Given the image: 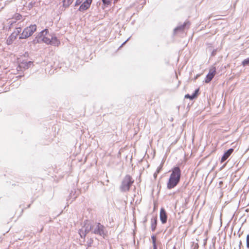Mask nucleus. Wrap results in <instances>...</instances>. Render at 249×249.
Segmentation results:
<instances>
[{"instance_id": "c85d7f7f", "label": "nucleus", "mask_w": 249, "mask_h": 249, "mask_svg": "<svg viewBox=\"0 0 249 249\" xmlns=\"http://www.w3.org/2000/svg\"><path fill=\"white\" fill-rule=\"evenodd\" d=\"M129 38H130V37H129V38H128L126 40H125V41H124V42L122 45H121V47H122V46H123V45H124V44H125V43H126V42L129 40Z\"/></svg>"}, {"instance_id": "dca6fc26", "label": "nucleus", "mask_w": 249, "mask_h": 249, "mask_svg": "<svg viewBox=\"0 0 249 249\" xmlns=\"http://www.w3.org/2000/svg\"><path fill=\"white\" fill-rule=\"evenodd\" d=\"M73 0H64L63 5L65 6H69L72 3Z\"/></svg>"}, {"instance_id": "7ed1b4c3", "label": "nucleus", "mask_w": 249, "mask_h": 249, "mask_svg": "<svg viewBox=\"0 0 249 249\" xmlns=\"http://www.w3.org/2000/svg\"><path fill=\"white\" fill-rule=\"evenodd\" d=\"M134 179L129 175H126L123 179L120 186L121 192H126L129 191L130 188L134 183Z\"/></svg>"}, {"instance_id": "f257e3e1", "label": "nucleus", "mask_w": 249, "mask_h": 249, "mask_svg": "<svg viewBox=\"0 0 249 249\" xmlns=\"http://www.w3.org/2000/svg\"><path fill=\"white\" fill-rule=\"evenodd\" d=\"M167 184V187L168 189H171L176 187L179 183L181 177V170L179 167H174L172 169Z\"/></svg>"}, {"instance_id": "6ab92c4d", "label": "nucleus", "mask_w": 249, "mask_h": 249, "mask_svg": "<svg viewBox=\"0 0 249 249\" xmlns=\"http://www.w3.org/2000/svg\"><path fill=\"white\" fill-rule=\"evenodd\" d=\"M198 92H199V89H196L194 93L192 95V97L196 98L198 95Z\"/></svg>"}, {"instance_id": "0eeeda50", "label": "nucleus", "mask_w": 249, "mask_h": 249, "mask_svg": "<svg viewBox=\"0 0 249 249\" xmlns=\"http://www.w3.org/2000/svg\"><path fill=\"white\" fill-rule=\"evenodd\" d=\"M190 23L188 21H186L184 22V23L182 25L178 26L174 30V34H176V33L178 31H183V30L186 28H188Z\"/></svg>"}, {"instance_id": "9b49d317", "label": "nucleus", "mask_w": 249, "mask_h": 249, "mask_svg": "<svg viewBox=\"0 0 249 249\" xmlns=\"http://www.w3.org/2000/svg\"><path fill=\"white\" fill-rule=\"evenodd\" d=\"M157 227V219L155 217L152 218L151 221V230L154 231Z\"/></svg>"}, {"instance_id": "c756f323", "label": "nucleus", "mask_w": 249, "mask_h": 249, "mask_svg": "<svg viewBox=\"0 0 249 249\" xmlns=\"http://www.w3.org/2000/svg\"><path fill=\"white\" fill-rule=\"evenodd\" d=\"M33 42H34V43H36L37 42H39V40H38V39H37L36 40V39H34L33 40Z\"/></svg>"}, {"instance_id": "2eb2a0df", "label": "nucleus", "mask_w": 249, "mask_h": 249, "mask_svg": "<svg viewBox=\"0 0 249 249\" xmlns=\"http://www.w3.org/2000/svg\"><path fill=\"white\" fill-rule=\"evenodd\" d=\"M79 234L81 238H85L87 233L84 231L83 229H80L79 230Z\"/></svg>"}, {"instance_id": "473e14b6", "label": "nucleus", "mask_w": 249, "mask_h": 249, "mask_svg": "<svg viewBox=\"0 0 249 249\" xmlns=\"http://www.w3.org/2000/svg\"><path fill=\"white\" fill-rule=\"evenodd\" d=\"M153 246V249H157V245Z\"/></svg>"}, {"instance_id": "4be33fe9", "label": "nucleus", "mask_w": 249, "mask_h": 249, "mask_svg": "<svg viewBox=\"0 0 249 249\" xmlns=\"http://www.w3.org/2000/svg\"><path fill=\"white\" fill-rule=\"evenodd\" d=\"M246 245H247V248L249 249V234H248L247 235V237H246Z\"/></svg>"}, {"instance_id": "1a4fd4ad", "label": "nucleus", "mask_w": 249, "mask_h": 249, "mask_svg": "<svg viewBox=\"0 0 249 249\" xmlns=\"http://www.w3.org/2000/svg\"><path fill=\"white\" fill-rule=\"evenodd\" d=\"M160 220L162 224H165L167 222V214L165 210L161 208L160 213Z\"/></svg>"}, {"instance_id": "5701e85b", "label": "nucleus", "mask_w": 249, "mask_h": 249, "mask_svg": "<svg viewBox=\"0 0 249 249\" xmlns=\"http://www.w3.org/2000/svg\"><path fill=\"white\" fill-rule=\"evenodd\" d=\"M16 38H12V37H10V36L9 37V38H8V39L7 40V43L8 44H10L11 43V42L12 41V40L14 39H15Z\"/></svg>"}, {"instance_id": "cd10ccee", "label": "nucleus", "mask_w": 249, "mask_h": 249, "mask_svg": "<svg viewBox=\"0 0 249 249\" xmlns=\"http://www.w3.org/2000/svg\"><path fill=\"white\" fill-rule=\"evenodd\" d=\"M81 0H76L75 3V6L78 5L81 3Z\"/></svg>"}, {"instance_id": "20e7f679", "label": "nucleus", "mask_w": 249, "mask_h": 249, "mask_svg": "<svg viewBox=\"0 0 249 249\" xmlns=\"http://www.w3.org/2000/svg\"><path fill=\"white\" fill-rule=\"evenodd\" d=\"M92 233L105 238L107 231L103 225L100 223H95L92 224Z\"/></svg>"}, {"instance_id": "412c9836", "label": "nucleus", "mask_w": 249, "mask_h": 249, "mask_svg": "<svg viewBox=\"0 0 249 249\" xmlns=\"http://www.w3.org/2000/svg\"><path fill=\"white\" fill-rule=\"evenodd\" d=\"M105 5H108L110 3V0H102Z\"/></svg>"}, {"instance_id": "393cba45", "label": "nucleus", "mask_w": 249, "mask_h": 249, "mask_svg": "<svg viewBox=\"0 0 249 249\" xmlns=\"http://www.w3.org/2000/svg\"><path fill=\"white\" fill-rule=\"evenodd\" d=\"M162 165L161 164L159 166V167H158V168H157V169L156 170V172H157V173H160V170L162 168Z\"/></svg>"}, {"instance_id": "9d476101", "label": "nucleus", "mask_w": 249, "mask_h": 249, "mask_svg": "<svg viewBox=\"0 0 249 249\" xmlns=\"http://www.w3.org/2000/svg\"><path fill=\"white\" fill-rule=\"evenodd\" d=\"M233 148H230L224 153L221 158V162H223L225 161L233 152Z\"/></svg>"}, {"instance_id": "bb28decb", "label": "nucleus", "mask_w": 249, "mask_h": 249, "mask_svg": "<svg viewBox=\"0 0 249 249\" xmlns=\"http://www.w3.org/2000/svg\"><path fill=\"white\" fill-rule=\"evenodd\" d=\"M21 18H22V16L18 14L16 16V18H15V19H17V20H20V19H21Z\"/></svg>"}, {"instance_id": "4468645a", "label": "nucleus", "mask_w": 249, "mask_h": 249, "mask_svg": "<svg viewBox=\"0 0 249 249\" xmlns=\"http://www.w3.org/2000/svg\"><path fill=\"white\" fill-rule=\"evenodd\" d=\"M16 23V19L15 18H12L8 21V24L9 28L13 27L15 24Z\"/></svg>"}, {"instance_id": "aec40b11", "label": "nucleus", "mask_w": 249, "mask_h": 249, "mask_svg": "<svg viewBox=\"0 0 249 249\" xmlns=\"http://www.w3.org/2000/svg\"><path fill=\"white\" fill-rule=\"evenodd\" d=\"M93 240L92 238H90L87 242V246L88 247H90L91 246L92 244Z\"/></svg>"}, {"instance_id": "2f4dec72", "label": "nucleus", "mask_w": 249, "mask_h": 249, "mask_svg": "<svg viewBox=\"0 0 249 249\" xmlns=\"http://www.w3.org/2000/svg\"><path fill=\"white\" fill-rule=\"evenodd\" d=\"M158 174V173H157V172H156L154 173V176L155 178H156L157 177V174Z\"/></svg>"}, {"instance_id": "39448f33", "label": "nucleus", "mask_w": 249, "mask_h": 249, "mask_svg": "<svg viewBox=\"0 0 249 249\" xmlns=\"http://www.w3.org/2000/svg\"><path fill=\"white\" fill-rule=\"evenodd\" d=\"M36 30V24L31 25L25 28L22 32L19 39H25L31 36L33 33Z\"/></svg>"}, {"instance_id": "423d86ee", "label": "nucleus", "mask_w": 249, "mask_h": 249, "mask_svg": "<svg viewBox=\"0 0 249 249\" xmlns=\"http://www.w3.org/2000/svg\"><path fill=\"white\" fill-rule=\"evenodd\" d=\"M216 72V68L213 67L210 69L209 73L206 75L205 82L206 83H209L214 77Z\"/></svg>"}, {"instance_id": "6e6552de", "label": "nucleus", "mask_w": 249, "mask_h": 249, "mask_svg": "<svg viewBox=\"0 0 249 249\" xmlns=\"http://www.w3.org/2000/svg\"><path fill=\"white\" fill-rule=\"evenodd\" d=\"M92 0H86L79 7V10L84 11L89 8L91 4Z\"/></svg>"}, {"instance_id": "f3484780", "label": "nucleus", "mask_w": 249, "mask_h": 249, "mask_svg": "<svg viewBox=\"0 0 249 249\" xmlns=\"http://www.w3.org/2000/svg\"><path fill=\"white\" fill-rule=\"evenodd\" d=\"M242 64L243 66H249V57L244 59L242 62Z\"/></svg>"}, {"instance_id": "b1692460", "label": "nucleus", "mask_w": 249, "mask_h": 249, "mask_svg": "<svg viewBox=\"0 0 249 249\" xmlns=\"http://www.w3.org/2000/svg\"><path fill=\"white\" fill-rule=\"evenodd\" d=\"M185 98H189L191 100H193V99L195 98L192 97V95H190L189 94H187L185 95Z\"/></svg>"}, {"instance_id": "f704fd0d", "label": "nucleus", "mask_w": 249, "mask_h": 249, "mask_svg": "<svg viewBox=\"0 0 249 249\" xmlns=\"http://www.w3.org/2000/svg\"><path fill=\"white\" fill-rule=\"evenodd\" d=\"M173 249H176L175 247H174Z\"/></svg>"}, {"instance_id": "c9c22d12", "label": "nucleus", "mask_w": 249, "mask_h": 249, "mask_svg": "<svg viewBox=\"0 0 249 249\" xmlns=\"http://www.w3.org/2000/svg\"><path fill=\"white\" fill-rule=\"evenodd\" d=\"M118 0H114V2L117 1Z\"/></svg>"}, {"instance_id": "72a5a7b5", "label": "nucleus", "mask_w": 249, "mask_h": 249, "mask_svg": "<svg viewBox=\"0 0 249 249\" xmlns=\"http://www.w3.org/2000/svg\"><path fill=\"white\" fill-rule=\"evenodd\" d=\"M27 63L28 64L31 65L32 64V62L31 61H29Z\"/></svg>"}, {"instance_id": "f8f14e48", "label": "nucleus", "mask_w": 249, "mask_h": 249, "mask_svg": "<svg viewBox=\"0 0 249 249\" xmlns=\"http://www.w3.org/2000/svg\"><path fill=\"white\" fill-rule=\"evenodd\" d=\"M84 228V231L87 233H89V231H91V233H92V225L85 224Z\"/></svg>"}, {"instance_id": "ddd939ff", "label": "nucleus", "mask_w": 249, "mask_h": 249, "mask_svg": "<svg viewBox=\"0 0 249 249\" xmlns=\"http://www.w3.org/2000/svg\"><path fill=\"white\" fill-rule=\"evenodd\" d=\"M21 29L20 27H16V30L10 36V37L16 38V36L21 32Z\"/></svg>"}, {"instance_id": "a878e982", "label": "nucleus", "mask_w": 249, "mask_h": 249, "mask_svg": "<svg viewBox=\"0 0 249 249\" xmlns=\"http://www.w3.org/2000/svg\"><path fill=\"white\" fill-rule=\"evenodd\" d=\"M198 245L197 243L194 244L193 246V249H198Z\"/></svg>"}, {"instance_id": "7c9ffc66", "label": "nucleus", "mask_w": 249, "mask_h": 249, "mask_svg": "<svg viewBox=\"0 0 249 249\" xmlns=\"http://www.w3.org/2000/svg\"><path fill=\"white\" fill-rule=\"evenodd\" d=\"M242 246V241L240 240L239 244V247L240 248Z\"/></svg>"}, {"instance_id": "f03ea898", "label": "nucleus", "mask_w": 249, "mask_h": 249, "mask_svg": "<svg viewBox=\"0 0 249 249\" xmlns=\"http://www.w3.org/2000/svg\"><path fill=\"white\" fill-rule=\"evenodd\" d=\"M48 31L47 29L42 31L38 34V37H42V41L47 44L58 46L60 44V41L55 36L48 34Z\"/></svg>"}, {"instance_id": "a211bd4d", "label": "nucleus", "mask_w": 249, "mask_h": 249, "mask_svg": "<svg viewBox=\"0 0 249 249\" xmlns=\"http://www.w3.org/2000/svg\"><path fill=\"white\" fill-rule=\"evenodd\" d=\"M151 239L152 240L153 246L156 245V237L154 235H152Z\"/></svg>"}]
</instances>
